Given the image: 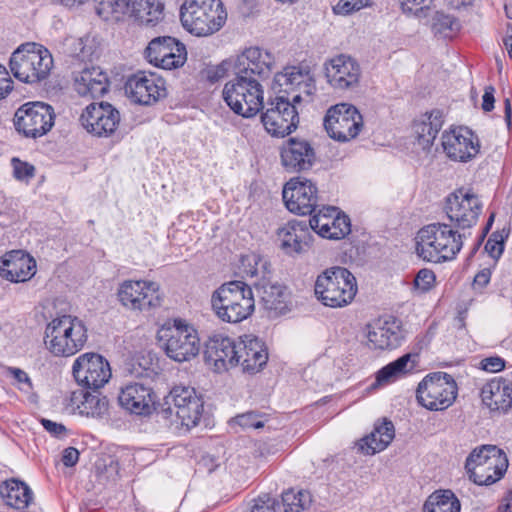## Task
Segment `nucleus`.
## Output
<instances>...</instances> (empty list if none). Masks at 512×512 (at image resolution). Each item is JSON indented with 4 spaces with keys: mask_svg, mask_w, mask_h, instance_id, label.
I'll return each mask as SVG.
<instances>
[{
    "mask_svg": "<svg viewBox=\"0 0 512 512\" xmlns=\"http://www.w3.org/2000/svg\"><path fill=\"white\" fill-rule=\"evenodd\" d=\"M466 235L446 223L422 227L415 237L416 255L423 261L440 264L456 259Z\"/></svg>",
    "mask_w": 512,
    "mask_h": 512,
    "instance_id": "nucleus-1",
    "label": "nucleus"
},
{
    "mask_svg": "<svg viewBox=\"0 0 512 512\" xmlns=\"http://www.w3.org/2000/svg\"><path fill=\"white\" fill-rule=\"evenodd\" d=\"M149 63L156 67L171 70L184 65L187 51L184 44L173 37H157L150 41L145 50Z\"/></svg>",
    "mask_w": 512,
    "mask_h": 512,
    "instance_id": "nucleus-20",
    "label": "nucleus"
},
{
    "mask_svg": "<svg viewBox=\"0 0 512 512\" xmlns=\"http://www.w3.org/2000/svg\"><path fill=\"white\" fill-rule=\"evenodd\" d=\"M280 156L283 167L289 172L307 170L315 160L310 143L299 138L288 139L281 147Z\"/></svg>",
    "mask_w": 512,
    "mask_h": 512,
    "instance_id": "nucleus-29",
    "label": "nucleus"
},
{
    "mask_svg": "<svg viewBox=\"0 0 512 512\" xmlns=\"http://www.w3.org/2000/svg\"><path fill=\"white\" fill-rule=\"evenodd\" d=\"M241 75H258L260 78L269 77L275 68V57L265 49L254 46L245 49L238 57Z\"/></svg>",
    "mask_w": 512,
    "mask_h": 512,
    "instance_id": "nucleus-32",
    "label": "nucleus"
},
{
    "mask_svg": "<svg viewBox=\"0 0 512 512\" xmlns=\"http://www.w3.org/2000/svg\"><path fill=\"white\" fill-rule=\"evenodd\" d=\"M237 366L243 373L256 374L263 370L268 362V349L257 336L245 334L238 339Z\"/></svg>",
    "mask_w": 512,
    "mask_h": 512,
    "instance_id": "nucleus-26",
    "label": "nucleus"
},
{
    "mask_svg": "<svg viewBox=\"0 0 512 512\" xmlns=\"http://www.w3.org/2000/svg\"><path fill=\"white\" fill-rule=\"evenodd\" d=\"M13 82L8 77L6 68L0 65V99L6 97L13 88Z\"/></svg>",
    "mask_w": 512,
    "mask_h": 512,
    "instance_id": "nucleus-58",
    "label": "nucleus"
},
{
    "mask_svg": "<svg viewBox=\"0 0 512 512\" xmlns=\"http://www.w3.org/2000/svg\"><path fill=\"white\" fill-rule=\"evenodd\" d=\"M0 495L7 506L18 510L26 508L33 500L28 485L16 479L5 481L0 486Z\"/></svg>",
    "mask_w": 512,
    "mask_h": 512,
    "instance_id": "nucleus-40",
    "label": "nucleus"
},
{
    "mask_svg": "<svg viewBox=\"0 0 512 512\" xmlns=\"http://www.w3.org/2000/svg\"><path fill=\"white\" fill-rule=\"evenodd\" d=\"M210 302L215 315L226 323H240L255 309L252 288L240 280L223 283L212 293Z\"/></svg>",
    "mask_w": 512,
    "mask_h": 512,
    "instance_id": "nucleus-2",
    "label": "nucleus"
},
{
    "mask_svg": "<svg viewBox=\"0 0 512 512\" xmlns=\"http://www.w3.org/2000/svg\"><path fill=\"white\" fill-rule=\"evenodd\" d=\"M282 197L290 212L298 215H311L317 207L318 190L311 180L295 177L284 185Z\"/></svg>",
    "mask_w": 512,
    "mask_h": 512,
    "instance_id": "nucleus-18",
    "label": "nucleus"
},
{
    "mask_svg": "<svg viewBox=\"0 0 512 512\" xmlns=\"http://www.w3.org/2000/svg\"><path fill=\"white\" fill-rule=\"evenodd\" d=\"M43 427L53 436L60 437L66 433V428L63 424L53 422L48 419H42Z\"/></svg>",
    "mask_w": 512,
    "mask_h": 512,
    "instance_id": "nucleus-60",
    "label": "nucleus"
},
{
    "mask_svg": "<svg viewBox=\"0 0 512 512\" xmlns=\"http://www.w3.org/2000/svg\"><path fill=\"white\" fill-rule=\"evenodd\" d=\"M79 460V451L74 447H68L64 449L62 455V462L66 467H72L76 465Z\"/></svg>",
    "mask_w": 512,
    "mask_h": 512,
    "instance_id": "nucleus-61",
    "label": "nucleus"
},
{
    "mask_svg": "<svg viewBox=\"0 0 512 512\" xmlns=\"http://www.w3.org/2000/svg\"><path fill=\"white\" fill-rule=\"evenodd\" d=\"M238 341L229 337H214L209 340L205 350V357L213 362L217 369L237 367Z\"/></svg>",
    "mask_w": 512,
    "mask_h": 512,
    "instance_id": "nucleus-34",
    "label": "nucleus"
},
{
    "mask_svg": "<svg viewBox=\"0 0 512 512\" xmlns=\"http://www.w3.org/2000/svg\"><path fill=\"white\" fill-rule=\"evenodd\" d=\"M457 394V383L450 374L434 372L426 375L418 384L416 399L429 411H444L453 405Z\"/></svg>",
    "mask_w": 512,
    "mask_h": 512,
    "instance_id": "nucleus-10",
    "label": "nucleus"
},
{
    "mask_svg": "<svg viewBox=\"0 0 512 512\" xmlns=\"http://www.w3.org/2000/svg\"><path fill=\"white\" fill-rule=\"evenodd\" d=\"M200 468L206 470L208 473H212L218 467L216 459L213 456L205 455L199 461Z\"/></svg>",
    "mask_w": 512,
    "mask_h": 512,
    "instance_id": "nucleus-63",
    "label": "nucleus"
},
{
    "mask_svg": "<svg viewBox=\"0 0 512 512\" xmlns=\"http://www.w3.org/2000/svg\"><path fill=\"white\" fill-rule=\"evenodd\" d=\"M325 75L331 87L346 91L359 86L362 71L354 58L340 54L325 63Z\"/></svg>",
    "mask_w": 512,
    "mask_h": 512,
    "instance_id": "nucleus-24",
    "label": "nucleus"
},
{
    "mask_svg": "<svg viewBox=\"0 0 512 512\" xmlns=\"http://www.w3.org/2000/svg\"><path fill=\"white\" fill-rule=\"evenodd\" d=\"M66 52L74 58L84 60L91 55V48L87 47L84 38L69 37L65 40Z\"/></svg>",
    "mask_w": 512,
    "mask_h": 512,
    "instance_id": "nucleus-49",
    "label": "nucleus"
},
{
    "mask_svg": "<svg viewBox=\"0 0 512 512\" xmlns=\"http://www.w3.org/2000/svg\"><path fill=\"white\" fill-rule=\"evenodd\" d=\"M0 272L10 282H26L36 273V261L28 253L14 250L3 257Z\"/></svg>",
    "mask_w": 512,
    "mask_h": 512,
    "instance_id": "nucleus-31",
    "label": "nucleus"
},
{
    "mask_svg": "<svg viewBox=\"0 0 512 512\" xmlns=\"http://www.w3.org/2000/svg\"><path fill=\"white\" fill-rule=\"evenodd\" d=\"M310 220L289 221L278 230L281 249L288 255L306 252L312 241Z\"/></svg>",
    "mask_w": 512,
    "mask_h": 512,
    "instance_id": "nucleus-28",
    "label": "nucleus"
},
{
    "mask_svg": "<svg viewBox=\"0 0 512 512\" xmlns=\"http://www.w3.org/2000/svg\"><path fill=\"white\" fill-rule=\"evenodd\" d=\"M314 291L324 306L344 308L355 299L358 285L355 276L347 268L335 266L317 276Z\"/></svg>",
    "mask_w": 512,
    "mask_h": 512,
    "instance_id": "nucleus-5",
    "label": "nucleus"
},
{
    "mask_svg": "<svg viewBox=\"0 0 512 512\" xmlns=\"http://www.w3.org/2000/svg\"><path fill=\"white\" fill-rule=\"evenodd\" d=\"M309 220L311 229L323 238L339 240L351 232L349 217L336 207H323Z\"/></svg>",
    "mask_w": 512,
    "mask_h": 512,
    "instance_id": "nucleus-25",
    "label": "nucleus"
},
{
    "mask_svg": "<svg viewBox=\"0 0 512 512\" xmlns=\"http://www.w3.org/2000/svg\"><path fill=\"white\" fill-rule=\"evenodd\" d=\"M506 235H503L501 232H494L488 239L485 244V250L489 253V255L495 259L499 258L504 250V241Z\"/></svg>",
    "mask_w": 512,
    "mask_h": 512,
    "instance_id": "nucleus-52",
    "label": "nucleus"
},
{
    "mask_svg": "<svg viewBox=\"0 0 512 512\" xmlns=\"http://www.w3.org/2000/svg\"><path fill=\"white\" fill-rule=\"evenodd\" d=\"M411 354H404L397 360L382 367L376 374V382L379 385H386L405 376L415 368V361Z\"/></svg>",
    "mask_w": 512,
    "mask_h": 512,
    "instance_id": "nucleus-41",
    "label": "nucleus"
},
{
    "mask_svg": "<svg viewBox=\"0 0 512 512\" xmlns=\"http://www.w3.org/2000/svg\"><path fill=\"white\" fill-rule=\"evenodd\" d=\"M481 210L478 196L464 189H458L446 198L445 213L455 229L465 230L474 226Z\"/></svg>",
    "mask_w": 512,
    "mask_h": 512,
    "instance_id": "nucleus-16",
    "label": "nucleus"
},
{
    "mask_svg": "<svg viewBox=\"0 0 512 512\" xmlns=\"http://www.w3.org/2000/svg\"><path fill=\"white\" fill-rule=\"evenodd\" d=\"M159 339L163 342L166 355L176 362L189 361L200 351L197 330L183 319H174L162 326Z\"/></svg>",
    "mask_w": 512,
    "mask_h": 512,
    "instance_id": "nucleus-8",
    "label": "nucleus"
},
{
    "mask_svg": "<svg viewBox=\"0 0 512 512\" xmlns=\"http://www.w3.org/2000/svg\"><path fill=\"white\" fill-rule=\"evenodd\" d=\"M497 512H512V489L508 490L501 499Z\"/></svg>",
    "mask_w": 512,
    "mask_h": 512,
    "instance_id": "nucleus-64",
    "label": "nucleus"
},
{
    "mask_svg": "<svg viewBox=\"0 0 512 512\" xmlns=\"http://www.w3.org/2000/svg\"><path fill=\"white\" fill-rule=\"evenodd\" d=\"M266 419L264 415L254 411H248L243 414H239L229 421L231 427L239 426L244 430L247 429H259L263 428Z\"/></svg>",
    "mask_w": 512,
    "mask_h": 512,
    "instance_id": "nucleus-47",
    "label": "nucleus"
},
{
    "mask_svg": "<svg viewBox=\"0 0 512 512\" xmlns=\"http://www.w3.org/2000/svg\"><path fill=\"white\" fill-rule=\"evenodd\" d=\"M508 465L506 453L495 445H482L475 448L465 463L470 480L480 486L492 485L501 480Z\"/></svg>",
    "mask_w": 512,
    "mask_h": 512,
    "instance_id": "nucleus-7",
    "label": "nucleus"
},
{
    "mask_svg": "<svg viewBox=\"0 0 512 512\" xmlns=\"http://www.w3.org/2000/svg\"><path fill=\"white\" fill-rule=\"evenodd\" d=\"M88 340L85 323L76 316L53 318L45 328V348L55 357L68 358L81 351Z\"/></svg>",
    "mask_w": 512,
    "mask_h": 512,
    "instance_id": "nucleus-3",
    "label": "nucleus"
},
{
    "mask_svg": "<svg viewBox=\"0 0 512 512\" xmlns=\"http://www.w3.org/2000/svg\"><path fill=\"white\" fill-rule=\"evenodd\" d=\"M13 175L17 180L29 181L35 176V167L19 158H12Z\"/></svg>",
    "mask_w": 512,
    "mask_h": 512,
    "instance_id": "nucleus-50",
    "label": "nucleus"
},
{
    "mask_svg": "<svg viewBox=\"0 0 512 512\" xmlns=\"http://www.w3.org/2000/svg\"><path fill=\"white\" fill-rule=\"evenodd\" d=\"M395 437L394 425L391 421L384 420L380 425L358 443V450L365 455H374L387 448Z\"/></svg>",
    "mask_w": 512,
    "mask_h": 512,
    "instance_id": "nucleus-37",
    "label": "nucleus"
},
{
    "mask_svg": "<svg viewBox=\"0 0 512 512\" xmlns=\"http://www.w3.org/2000/svg\"><path fill=\"white\" fill-rule=\"evenodd\" d=\"M274 80L280 86L286 87V93H295L292 96L294 103L310 102L316 91L315 78L308 66L286 67L283 72L275 75Z\"/></svg>",
    "mask_w": 512,
    "mask_h": 512,
    "instance_id": "nucleus-23",
    "label": "nucleus"
},
{
    "mask_svg": "<svg viewBox=\"0 0 512 512\" xmlns=\"http://www.w3.org/2000/svg\"><path fill=\"white\" fill-rule=\"evenodd\" d=\"M180 20L189 33L206 37L224 26L227 12L221 0H185L180 9Z\"/></svg>",
    "mask_w": 512,
    "mask_h": 512,
    "instance_id": "nucleus-4",
    "label": "nucleus"
},
{
    "mask_svg": "<svg viewBox=\"0 0 512 512\" xmlns=\"http://www.w3.org/2000/svg\"><path fill=\"white\" fill-rule=\"evenodd\" d=\"M323 124L330 138L338 142H348L359 135L364 122L354 105L338 103L327 110Z\"/></svg>",
    "mask_w": 512,
    "mask_h": 512,
    "instance_id": "nucleus-13",
    "label": "nucleus"
},
{
    "mask_svg": "<svg viewBox=\"0 0 512 512\" xmlns=\"http://www.w3.org/2000/svg\"><path fill=\"white\" fill-rule=\"evenodd\" d=\"M442 124L443 121L439 112L425 114L422 118L414 121L413 135L417 144L423 150H428L433 145Z\"/></svg>",
    "mask_w": 512,
    "mask_h": 512,
    "instance_id": "nucleus-38",
    "label": "nucleus"
},
{
    "mask_svg": "<svg viewBox=\"0 0 512 512\" xmlns=\"http://www.w3.org/2000/svg\"><path fill=\"white\" fill-rule=\"evenodd\" d=\"M125 91L131 101L141 105H152L167 94L164 79L145 71L131 75L126 81Z\"/></svg>",
    "mask_w": 512,
    "mask_h": 512,
    "instance_id": "nucleus-19",
    "label": "nucleus"
},
{
    "mask_svg": "<svg viewBox=\"0 0 512 512\" xmlns=\"http://www.w3.org/2000/svg\"><path fill=\"white\" fill-rule=\"evenodd\" d=\"M480 396L491 412L506 413L512 408V381L495 377L482 386Z\"/></svg>",
    "mask_w": 512,
    "mask_h": 512,
    "instance_id": "nucleus-30",
    "label": "nucleus"
},
{
    "mask_svg": "<svg viewBox=\"0 0 512 512\" xmlns=\"http://www.w3.org/2000/svg\"><path fill=\"white\" fill-rule=\"evenodd\" d=\"M72 375L81 387L95 391L108 383L112 372L110 363L104 356L95 352H86L74 360Z\"/></svg>",
    "mask_w": 512,
    "mask_h": 512,
    "instance_id": "nucleus-15",
    "label": "nucleus"
},
{
    "mask_svg": "<svg viewBox=\"0 0 512 512\" xmlns=\"http://www.w3.org/2000/svg\"><path fill=\"white\" fill-rule=\"evenodd\" d=\"M505 367V361L501 357H487L481 361V368L488 372H499Z\"/></svg>",
    "mask_w": 512,
    "mask_h": 512,
    "instance_id": "nucleus-57",
    "label": "nucleus"
},
{
    "mask_svg": "<svg viewBox=\"0 0 512 512\" xmlns=\"http://www.w3.org/2000/svg\"><path fill=\"white\" fill-rule=\"evenodd\" d=\"M223 98L236 114L250 118L263 108L264 91L258 80L239 74L225 84Z\"/></svg>",
    "mask_w": 512,
    "mask_h": 512,
    "instance_id": "nucleus-9",
    "label": "nucleus"
},
{
    "mask_svg": "<svg viewBox=\"0 0 512 512\" xmlns=\"http://www.w3.org/2000/svg\"><path fill=\"white\" fill-rule=\"evenodd\" d=\"M369 5V0H339L333 7V11L338 15H349L357 12Z\"/></svg>",
    "mask_w": 512,
    "mask_h": 512,
    "instance_id": "nucleus-51",
    "label": "nucleus"
},
{
    "mask_svg": "<svg viewBox=\"0 0 512 512\" xmlns=\"http://www.w3.org/2000/svg\"><path fill=\"white\" fill-rule=\"evenodd\" d=\"M266 268V262L256 253H248L241 256L239 271L244 278H253L259 274V265Z\"/></svg>",
    "mask_w": 512,
    "mask_h": 512,
    "instance_id": "nucleus-48",
    "label": "nucleus"
},
{
    "mask_svg": "<svg viewBox=\"0 0 512 512\" xmlns=\"http://www.w3.org/2000/svg\"><path fill=\"white\" fill-rule=\"evenodd\" d=\"M69 405L80 415L102 417L108 412L109 402L105 396L94 395L79 389L71 393Z\"/></svg>",
    "mask_w": 512,
    "mask_h": 512,
    "instance_id": "nucleus-36",
    "label": "nucleus"
},
{
    "mask_svg": "<svg viewBox=\"0 0 512 512\" xmlns=\"http://www.w3.org/2000/svg\"><path fill=\"white\" fill-rule=\"evenodd\" d=\"M491 274L490 269H482L475 275L474 284L480 287H485L490 282Z\"/></svg>",
    "mask_w": 512,
    "mask_h": 512,
    "instance_id": "nucleus-62",
    "label": "nucleus"
},
{
    "mask_svg": "<svg viewBox=\"0 0 512 512\" xmlns=\"http://www.w3.org/2000/svg\"><path fill=\"white\" fill-rule=\"evenodd\" d=\"M435 280V273L431 269L423 268L416 274L414 286L423 292H427L434 286Z\"/></svg>",
    "mask_w": 512,
    "mask_h": 512,
    "instance_id": "nucleus-53",
    "label": "nucleus"
},
{
    "mask_svg": "<svg viewBox=\"0 0 512 512\" xmlns=\"http://www.w3.org/2000/svg\"><path fill=\"white\" fill-rule=\"evenodd\" d=\"M9 66L14 77L25 83L46 79L53 67L49 50L37 43L19 46L10 58Z\"/></svg>",
    "mask_w": 512,
    "mask_h": 512,
    "instance_id": "nucleus-6",
    "label": "nucleus"
},
{
    "mask_svg": "<svg viewBox=\"0 0 512 512\" xmlns=\"http://www.w3.org/2000/svg\"><path fill=\"white\" fill-rule=\"evenodd\" d=\"M431 0H401V7L405 13L417 14L429 7Z\"/></svg>",
    "mask_w": 512,
    "mask_h": 512,
    "instance_id": "nucleus-56",
    "label": "nucleus"
},
{
    "mask_svg": "<svg viewBox=\"0 0 512 512\" xmlns=\"http://www.w3.org/2000/svg\"><path fill=\"white\" fill-rule=\"evenodd\" d=\"M6 373L15 379L20 390L30 392L33 389L32 381L24 370L16 367H8Z\"/></svg>",
    "mask_w": 512,
    "mask_h": 512,
    "instance_id": "nucleus-54",
    "label": "nucleus"
},
{
    "mask_svg": "<svg viewBox=\"0 0 512 512\" xmlns=\"http://www.w3.org/2000/svg\"><path fill=\"white\" fill-rule=\"evenodd\" d=\"M167 403L181 425L188 429L199 423L204 411L202 397L190 386H175L169 393Z\"/></svg>",
    "mask_w": 512,
    "mask_h": 512,
    "instance_id": "nucleus-17",
    "label": "nucleus"
},
{
    "mask_svg": "<svg viewBox=\"0 0 512 512\" xmlns=\"http://www.w3.org/2000/svg\"><path fill=\"white\" fill-rule=\"evenodd\" d=\"M366 337L374 349H393L403 339L401 321L393 316L378 318L366 326Z\"/></svg>",
    "mask_w": 512,
    "mask_h": 512,
    "instance_id": "nucleus-27",
    "label": "nucleus"
},
{
    "mask_svg": "<svg viewBox=\"0 0 512 512\" xmlns=\"http://www.w3.org/2000/svg\"><path fill=\"white\" fill-rule=\"evenodd\" d=\"M130 17L139 25L153 27L164 18L161 0H132Z\"/></svg>",
    "mask_w": 512,
    "mask_h": 512,
    "instance_id": "nucleus-39",
    "label": "nucleus"
},
{
    "mask_svg": "<svg viewBox=\"0 0 512 512\" xmlns=\"http://www.w3.org/2000/svg\"><path fill=\"white\" fill-rule=\"evenodd\" d=\"M284 512H302L307 509L312 502L308 491L287 490L282 494Z\"/></svg>",
    "mask_w": 512,
    "mask_h": 512,
    "instance_id": "nucleus-46",
    "label": "nucleus"
},
{
    "mask_svg": "<svg viewBox=\"0 0 512 512\" xmlns=\"http://www.w3.org/2000/svg\"><path fill=\"white\" fill-rule=\"evenodd\" d=\"M119 403L131 413L146 415L154 404L153 392L141 383H130L121 389Z\"/></svg>",
    "mask_w": 512,
    "mask_h": 512,
    "instance_id": "nucleus-33",
    "label": "nucleus"
},
{
    "mask_svg": "<svg viewBox=\"0 0 512 512\" xmlns=\"http://www.w3.org/2000/svg\"><path fill=\"white\" fill-rule=\"evenodd\" d=\"M277 501L268 494L259 496L253 501L249 512H275Z\"/></svg>",
    "mask_w": 512,
    "mask_h": 512,
    "instance_id": "nucleus-55",
    "label": "nucleus"
},
{
    "mask_svg": "<svg viewBox=\"0 0 512 512\" xmlns=\"http://www.w3.org/2000/svg\"><path fill=\"white\" fill-rule=\"evenodd\" d=\"M132 0H100L96 13L105 21H120L126 15L130 16Z\"/></svg>",
    "mask_w": 512,
    "mask_h": 512,
    "instance_id": "nucleus-44",
    "label": "nucleus"
},
{
    "mask_svg": "<svg viewBox=\"0 0 512 512\" xmlns=\"http://www.w3.org/2000/svg\"><path fill=\"white\" fill-rule=\"evenodd\" d=\"M80 121L87 132L98 137H108L116 131L120 113L108 102L91 103L82 112Z\"/></svg>",
    "mask_w": 512,
    "mask_h": 512,
    "instance_id": "nucleus-22",
    "label": "nucleus"
},
{
    "mask_svg": "<svg viewBox=\"0 0 512 512\" xmlns=\"http://www.w3.org/2000/svg\"><path fill=\"white\" fill-rule=\"evenodd\" d=\"M14 126L26 138L36 139L46 135L54 126L55 113L52 106L43 102H27L14 114Z\"/></svg>",
    "mask_w": 512,
    "mask_h": 512,
    "instance_id": "nucleus-12",
    "label": "nucleus"
},
{
    "mask_svg": "<svg viewBox=\"0 0 512 512\" xmlns=\"http://www.w3.org/2000/svg\"><path fill=\"white\" fill-rule=\"evenodd\" d=\"M494 93H495V88L493 86L485 87L484 94L482 97V105H481L482 109L485 112H490L494 109V102H495Z\"/></svg>",
    "mask_w": 512,
    "mask_h": 512,
    "instance_id": "nucleus-59",
    "label": "nucleus"
},
{
    "mask_svg": "<svg viewBox=\"0 0 512 512\" xmlns=\"http://www.w3.org/2000/svg\"><path fill=\"white\" fill-rule=\"evenodd\" d=\"M461 503L449 489H439L428 496L423 505V512H460Z\"/></svg>",
    "mask_w": 512,
    "mask_h": 512,
    "instance_id": "nucleus-42",
    "label": "nucleus"
},
{
    "mask_svg": "<svg viewBox=\"0 0 512 512\" xmlns=\"http://www.w3.org/2000/svg\"><path fill=\"white\" fill-rule=\"evenodd\" d=\"M117 297L123 307L134 312H151L162 305L160 285L148 280H125L118 288Z\"/></svg>",
    "mask_w": 512,
    "mask_h": 512,
    "instance_id": "nucleus-11",
    "label": "nucleus"
},
{
    "mask_svg": "<svg viewBox=\"0 0 512 512\" xmlns=\"http://www.w3.org/2000/svg\"><path fill=\"white\" fill-rule=\"evenodd\" d=\"M296 104L284 96H277L268 101L261 121L271 136L285 137L297 129L299 114Z\"/></svg>",
    "mask_w": 512,
    "mask_h": 512,
    "instance_id": "nucleus-14",
    "label": "nucleus"
},
{
    "mask_svg": "<svg viewBox=\"0 0 512 512\" xmlns=\"http://www.w3.org/2000/svg\"><path fill=\"white\" fill-rule=\"evenodd\" d=\"M109 79L99 67L82 70L75 77L74 88L81 96L101 97L108 92Z\"/></svg>",
    "mask_w": 512,
    "mask_h": 512,
    "instance_id": "nucleus-35",
    "label": "nucleus"
},
{
    "mask_svg": "<svg viewBox=\"0 0 512 512\" xmlns=\"http://www.w3.org/2000/svg\"><path fill=\"white\" fill-rule=\"evenodd\" d=\"M460 30V24L453 16L436 12L432 18V31L444 38L454 37Z\"/></svg>",
    "mask_w": 512,
    "mask_h": 512,
    "instance_id": "nucleus-45",
    "label": "nucleus"
},
{
    "mask_svg": "<svg viewBox=\"0 0 512 512\" xmlns=\"http://www.w3.org/2000/svg\"><path fill=\"white\" fill-rule=\"evenodd\" d=\"M260 298L263 307L273 316L285 313L287 309L285 290L279 284H264L261 286Z\"/></svg>",
    "mask_w": 512,
    "mask_h": 512,
    "instance_id": "nucleus-43",
    "label": "nucleus"
},
{
    "mask_svg": "<svg viewBox=\"0 0 512 512\" xmlns=\"http://www.w3.org/2000/svg\"><path fill=\"white\" fill-rule=\"evenodd\" d=\"M441 145L446 156L453 161L468 162L480 151L478 136L466 127H456L444 131Z\"/></svg>",
    "mask_w": 512,
    "mask_h": 512,
    "instance_id": "nucleus-21",
    "label": "nucleus"
}]
</instances>
